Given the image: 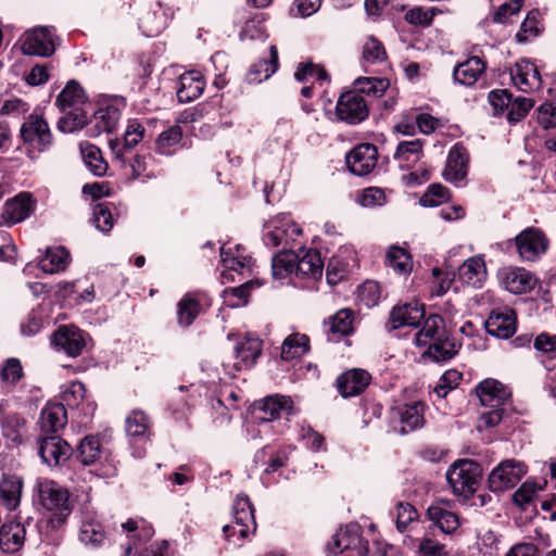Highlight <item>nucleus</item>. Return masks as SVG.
Segmentation results:
<instances>
[{
    "label": "nucleus",
    "mask_w": 556,
    "mask_h": 556,
    "mask_svg": "<svg viewBox=\"0 0 556 556\" xmlns=\"http://www.w3.org/2000/svg\"><path fill=\"white\" fill-rule=\"evenodd\" d=\"M468 160L466 148L460 143L454 144L447 155L444 178L451 182L462 181L467 175Z\"/></svg>",
    "instance_id": "22"
},
{
    "label": "nucleus",
    "mask_w": 556,
    "mask_h": 556,
    "mask_svg": "<svg viewBox=\"0 0 556 556\" xmlns=\"http://www.w3.org/2000/svg\"><path fill=\"white\" fill-rule=\"evenodd\" d=\"M539 34V21L536 13L531 12L527 15L525 21L521 23L520 30L516 34L518 42H525L531 36Z\"/></svg>",
    "instance_id": "62"
},
{
    "label": "nucleus",
    "mask_w": 556,
    "mask_h": 556,
    "mask_svg": "<svg viewBox=\"0 0 556 556\" xmlns=\"http://www.w3.org/2000/svg\"><path fill=\"white\" fill-rule=\"evenodd\" d=\"M80 152L86 166L96 176H102L108 169V164L103 161L101 151L94 144L81 143Z\"/></svg>",
    "instance_id": "44"
},
{
    "label": "nucleus",
    "mask_w": 556,
    "mask_h": 556,
    "mask_svg": "<svg viewBox=\"0 0 556 556\" xmlns=\"http://www.w3.org/2000/svg\"><path fill=\"white\" fill-rule=\"evenodd\" d=\"M358 91L372 97H381L389 87V80L377 77H358L355 80Z\"/></svg>",
    "instance_id": "50"
},
{
    "label": "nucleus",
    "mask_w": 556,
    "mask_h": 556,
    "mask_svg": "<svg viewBox=\"0 0 556 556\" xmlns=\"http://www.w3.org/2000/svg\"><path fill=\"white\" fill-rule=\"evenodd\" d=\"M418 513L409 503H400L396 508V528L404 532L409 523L417 520Z\"/></svg>",
    "instance_id": "59"
},
{
    "label": "nucleus",
    "mask_w": 556,
    "mask_h": 556,
    "mask_svg": "<svg viewBox=\"0 0 556 556\" xmlns=\"http://www.w3.org/2000/svg\"><path fill=\"white\" fill-rule=\"evenodd\" d=\"M527 466L516 459H505L490 473L488 483L492 492H501L514 488L527 473Z\"/></svg>",
    "instance_id": "11"
},
{
    "label": "nucleus",
    "mask_w": 556,
    "mask_h": 556,
    "mask_svg": "<svg viewBox=\"0 0 556 556\" xmlns=\"http://www.w3.org/2000/svg\"><path fill=\"white\" fill-rule=\"evenodd\" d=\"M23 377L21 361L15 357L8 358L0 369V379L3 383L14 387Z\"/></svg>",
    "instance_id": "52"
},
{
    "label": "nucleus",
    "mask_w": 556,
    "mask_h": 556,
    "mask_svg": "<svg viewBox=\"0 0 556 556\" xmlns=\"http://www.w3.org/2000/svg\"><path fill=\"white\" fill-rule=\"evenodd\" d=\"M294 77L298 81L314 80H328L329 76L325 68L318 67L313 63H301L298 66Z\"/></svg>",
    "instance_id": "58"
},
{
    "label": "nucleus",
    "mask_w": 556,
    "mask_h": 556,
    "mask_svg": "<svg viewBox=\"0 0 556 556\" xmlns=\"http://www.w3.org/2000/svg\"><path fill=\"white\" fill-rule=\"evenodd\" d=\"M502 542L493 531H485L478 538V548L482 556H495L501 553Z\"/></svg>",
    "instance_id": "57"
},
{
    "label": "nucleus",
    "mask_w": 556,
    "mask_h": 556,
    "mask_svg": "<svg viewBox=\"0 0 556 556\" xmlns=\"http://www.w3.org/2000/svg\"><path fill=\"white\" fill-rule=\"evenodd\" d=\"M205 294L201 292H188L177 303V323L180 327L188 328L193 324L202 311Z\"/></svg>",
    "instance_id": "21"
},
{
    "label": "nucleus",
    "mask_w": 556,
    "mask_h": 556,
    "mask_svg": "<svg viewBox=\"0 0 556 556\" xmlns=\"http://www.w3.org/2000/svg\"><path fill=\"white\" fill-rule=\"evenodd\" d=\"M387 53L382 43L375 37H369L363 46V59L369 64L384 61Z\"/></svg>",
    "instance_id": "55"
},
{
    "label": "nucleus",
    "mask_w": 556,
    "mask_h": 556,
    "mask_svg": "<svg viewBox=\"0 0 556 556\" xmlns=\"http://www.w3.org/2000/svg\"><path fill=\"white\" fill-rule=\"evenodd\" d=\"M78 539L81 544L91 551L103 546L108 540L102 523L93 514L88 511L83 515Z\"/></svg>",
    "instance_id": "16"
},
{
    "label": "nucleus",
    "mask_w": 556,
    "mask_h": 556,
    "mask_svg": "<svg viewBox=\"0 0 556 556\" xmlns=\"http://www.w3.org/2000/svg\"><path fill=\"white\" fill-rule=\"evenodd\" d=\"M87 96L83 87L75 80L66 84L56 98V105L64 113L58 122V129L62 132H74L81 129L88 121L84 109Z\"/></svg>",
    "instance_id": "2"
},
{
    "label": "nucleus",
    "mask_w": 556,
    "mask_h": 556,
    "mask_svg": "<svg viewBox=\"0 0 556 556\" xmlns=\"http://www.w3.org/2000/svg\"><path fill=\"white\" fill-rule=\"evenodd\" d=\"M460 379V372L456 370H448L441 377L440 383L434 388L433 391L439 397L443 399L450 391L456 388Z\"/></svg>",
    "instance_id": "61"
},
{
    "label": "nucleus",
    "mask_w": 556,
    "mask_h": 556,
    "mask_svg": "<svg viewBox=\"0 0 556 556\" xmlns=\"http://www.w3.org/2000/svg\"><path fill=\"white\" fill-rule=\"evenodd\" d=\"M481 467L473 460L460 459L455 462L446 471V480L454 494L469 497L479 484Z\"/></svg>",
    "instance_id": "8"
},
{
    "label": "nucleus",
    "mask_w": 556,
    "mask_h": 556,
    "mask_svg": "<svg viewBox=\"0 0 556 556\" xmlns=\"http://www.w3.org/2000/svg\"><path fill=\"white\" fill-rule=\"evenodd\" d=\"M34 203L30 193L22 192L4 203L2 218L11 225L21 223L33 213Z\"/></svg>",
    "instance_id": "20"
},
{
    "label": "nucleus",
    "mask_w": 556,
    "mask_h": 556,
    "mask_svg": "<svg viewBox=\"0 0 556 556\" xmlns=\"http://www.w3.org/2000/svg\"><path fill=\"white\" fill-rule=\"evenodd\" d=\"M424 318V309L417 304H405L396 306L390 314L389 323L393 329H397L405 326L416 327L420 324Z\"/></svg>",
    "instance_id": "34"
},
{
    "label": "nucleus",
    "mask_w": 556,
    "mask_h": 556,
    "mask_svg": "<svg viewBox=\"0 0 556 556\" xmlns=\"http://www.w3.org/2000/svg\"><path fill=\"white\" fill-rule=\"evenodd\" d=\"M418 346H427L426 355L434 362H445L455 356L458 346L454 339L446 332L444 321L439 315H430L421 329L415 334Z\"/></svg>",
    "instance_id": "1"
},
{
    "label": "nucleus",
    "mask_w": 556,
    "mask_h": 556,
    "mask_svg": "<svg viewBox=\"0 0 556 556\" xmlns=\"http://www.w3.org/2000/svg\"><path fill=\"white\" fill-rule=\"evenodd\" d=\"M232 510L233 523L239 527L238 533L241 536H248L250 533H253L256 529V522L254 517V508L248 495H237L232 505Z\"/></svg>",
    "instance_id": "19"
},
{
    "label": "nucleus",
    "mask_w": 556,
    "mask_h": 556,
    "mask_svg": "<svg viewBox=\"0 0 556 556\" xmlns=\"http://www.w3.org/2000/svg\"><path fill=\"white\" fill-rule=\"evenodd\" d=\"M149 417L141 410H132L126 418V432L134 438H144L149 430Z\"/></svg>",
    "instance_id": "49"
},
{
    "label": "nucleus",
    "mask_w": 556,
    "mask_h": 556,
    "mask_svg": "<svg viewBox=\"0 0 556 556\" xmlns=\"http://www.w3.org/2000/svg\"><path fill=\"white\" fill-rule=\"evenodd\" d=\"M23 492V480L15 475L3 476L0 481V502L9 510L20 506Z\"/></svg>",
    "instance_id": "29"
},
{
    "label": "nucleus",
    "mask_w": 556,
    "mask_h": 556,
    "mask_svg": "<svg viewBox=\"0 0 556 556\" xmlns=\"http://www.w3.org/2000/svg\"><path fill=\"white\" fill-rule=\"evenodd\" d=\"M540 490H542L541 485L536 484L534 481L526 480L514 493L513 501L516 505L526 509L527 505L534 500L538 491Z\"/></svg>",
    "instance_id": "53"
},
{
    "label": "nucleus",
    "mask_w": 556,
    "mask_h": 556,
    "mask_svg": "<svg viewBox=\"0 0 556 556\" xmlns=\"http://www.w3.org/2000/svg\"><path fill=\"white\" fill-rule=\"evenodd\" d=\"M257 419L269 422L281 417L282 414H291L293 402L291 397L285 395H270L260 405Z\"/></svg>",
    "instance_id": "26"
},
{
    "label": "nucleus",
    "mask_w": 556,
    "mask_h": 556,
    "mask_svg": "<svg viewBox=\"0 0 556 556\" xmlns=\"http://www.w3.org/2000/svg\"><path fill=\"white\" fill-rule=\"evenodd\" d=\"M386 263L400 275H407L413 268L410 255L400 247H391L388 250Z\"/></svg>",
    "instance_id": "46"
},
{
    "label": "nucleus",
    "mask_w": 556,
    "mask_h": 556,
    "mask_svg": "<svg viewBox=\"0 0 556 556\" xmlns=\"http://www.w3.org/2000/svg\"><path fill=\"white\" fill-rule=\"evenodd\" d=\"M486 278V267L481 256H472L459 267V279L473 288H480Z\"/></svg>",
    "instance_id": "33"
},
{
    "label": "nucleus",
    "mask_w": 556,
    "mask_h": 556,
    "mask_svg": "<svg viewBox=\"0 0 556 556\" xmlns=\"http://www.w3.org/2000/svg\"><path fill=\"white\" fill-rule=\"evenodd\" d=\"M488 333L498 339H507L516 331V315L513 309H494L485 321Z\"/></svg>",
    "instance_id": "18"
},
{
    "label": "nucleus",
    "mask_w": 556,
    "mask_h": 556,
    "mask_svg": "<svg viewBox=\"0 0 556 556\" xmlns=\"http://www.w3.org/2000/svg\"><path fill=\"white\" fill-rule=\"evenodd\" d=\"M516 245L521 258L535 261L547 250L548 240L539 228L529 227L516 237Z\"/></svg>",
    "instance_id": "12"
},
{
    "label": "nucleus",
    "mask_w": 556,
    "mask_h": 556,
    "mask_svg": "<svg viewBox=\"0 0 556 556\" xmlns=\"http://www.w3.org/2000/svg\"><path fill=\"white\" fill-rule=\"evenodd\" d=\"M181 138L182 132L179 126L169 127L159 135L155 141L156 152L161 155H172L175 152V148L180 143Z\"/></svg>",
    "instance_id": "45"
},
{
    "label": "nucleus",
    "mask_w": 556,
    "mask_h": 556,
    "mask_svg": "<svg viewBox=\"0 0 556 556\" xmlns=\"http://www.w3.org/2000/svg\"><path fill=\"white\" fill-rule=\"evenodd\" d=\"M477 395L486 409L481 413L477 429H484L498 425L503 418L504 406L510 399V391L495 379H485L477 387Z\"/></svg>",
    "instance_id": "3"
},
{
    "label": "nucleus",
    "mask_w": 556,
    "mask_h": 556,
    "mask_svg": "<svg viewBox=\"0 0 556 556\" xmlns=\"http://www.w3.org/2000/svg\"><path fill=\"white\" fill-rule=\"evenodd\" d=\"M369 109L364 97L355 90L343 92L336 104L338 121L349 125H356L365 121Z\"/></svg>",
    "instance_id": "10"
},
{
    "label": "nucleus",
    "mask_w": 556,
    "mask_h": 556,
    "mask_svg": "<svg viewBox=\"0 0 556 556\" xmlns=\"http://www.w3.org/2000/svg\"><path fill=\"white\" fill-rule=\"evenodd\" d=\"M271 273L274 279H285L291 275L296 277V252L285 250L271 258Z\"/></svg>",
    "instance_id": "37"
},
{
    "label": "nucleus",
    "mask_w": 556,
    "mask_h": 556,
    "mask_svg": "<svg viewBox=\"0 0 556 556\" xmlns=\"http://www.w3.org/2000/svg\"><path fill=\"white\" fill-rule=\"evenodd\" d=\"M370 379V375L364 369L348 370L337 380L338 391L343 397L355 396L368 387Z\"/></svg>",
    "instance_id": "24"
},
{
    "label": "nucleus",
    "mask_w": 556,
    "mask_h": 556,
    "mask_svg": "<svg viewBox=\"0 0 556 556\" xmlns=\"http://www.w3.org/2000/svg\"><path fill=\"white\" fill-rule=\"evenodd\" d=\"M121 110L115 104H106L93 113L94 128L97 134L112 132L116 129L121 119Z\"/></svg>",
    "instance_id": "36"
},
{
    "label": "nucleus",
    "mask_w": 556,
    "mask_h": 556,
    "mask_svg": "<svg viewBox=\"0 0 556 556\" xmlns=\"http://www.w3.org/2000/svg\"><path fill=\"white\" fill-rule=\"evenodd\" d=\"M118 533L125 535V554L130 556L132 553H139L140 548L152 539L154 529L146 519L132 517L121 522Z\"/></svg>",
    "instance_id": "9"
},
{
    "label": "nucleus",
    "mask_w": 556,
    "mask_h": 556,
    "mask_svg": "<svg viewBox=\"0 0 556 556\" xmlns=\"http://www.w3.org/2000/svg\"><path fill=\"white\" fill-rule=\"evenodd\" d=\"M424 404L420 402L407 404L400 408L399 414L403 425L401 432L406 433L422 427L424 425Z\"/></svg>",
    "instance_id": "42"
},
{
    "label": "nucleus",
    "mask_w": 556,
    "mask_h": 556,
    "mask_svg": "<svg viewBox=\"0 0 556 556\" xmlns=\"http://www.w3.org/2000/svg\"><path fill=\"white\" fill-rule=\"evenodd\" d=\"M70 254L63 247L49 248L39 267L48 274L64 270L68 264Z\"/></svg>",
    "instance_id": "40"
},
{
    "label": "nucleus",
    "mask_w": 556,
    "mask_h": 556,
    "mask_svg": "<svg viewBox=\"0 0 556 556\" xmlns=\"http://www.w3.org/2000/svg\"><path fill=\"white\" fill-rule=\"evenodd\" d=\"M93 223L102 232H109L113 227V216L104 204H98L93 208Z\"/></svg>",
    "instance_id": "63"
},
{
    "label": "nucleus",
    "mask_w": 556,
    "mask_h": 556,
    "mask_svg": "<svg viewBox=\"0 0 556 556\" xmlns=\"http://www.w3.org/2000/svg\"><path fill=\"white\" fill-rule=\"evenodd\" d=\"M533 106V102L529 98H516L514 101L511 100L508 112L507 119L509 122H519L522 119L530 109Z\"/></svg>",
    "instance_id": "60"
},
{
    "label": "nucleus",
    "mask_w": 556,
    "mask_h": 556,
    "mask_svg": "<svg viewBox=\"0 0 556 556\" xmlns=\"http://www.w3.org/2000/svg\"><path fill=\"white\" fill-rule=\"evenodd\" d=\"M205 87L203 75L198 71L186 72L179 77L178 100L182 103L198 99Z\"/></svg>",
    "instance_id": "27"
},
{
    "label": "nucleus",
    "mask_w": 556,
    "mask_h": 556,
    "mask_svg": "<svg viewBox=\"0 0 556 556\" xmlns=\"http://www.w3.org/2000/svg\"><path fill=\"white\" fill-rule=\"evenodd\" d=\"M515 86L522 92H530L541 87V76L536 66L530 61L516 63L510 72Z\"/></svg>",
    "instance_id": "23"
},
{
    "label": "nucleus",
    "mask_w": 556,
    "mask_h": 556,
    "mask_svg": "<svg viewBox=\"0 0 556 556\" xmlns=\"http://www.w3.org/2000/svg\"><path fill=\"white\" fill-rule=\"evenodd\" d=\"M25 541V529L21 525L2 527L0 546L4 553L13 554L20 551Z\"/></svg>",
    "instance_id": "41"
},
{
    "label": "nucleus",
    "mask_w": 556,
    "mask_h": 556,
    "mask_svg": "<svg viewBox=\"0 0 556 556\" xmlns=\"http://www.w3.org/2000/svg\"><path fill=\"white\" fill-rule=\"evenodd\" d=\"M324 262L320 253L314 249L300 248L296 253V277H312L314 279L321 277Z\"/></svg>",
    "instance_id": "25"
},
{
    "label": "nucleus",
    "mask_w": 556,
    "mask_h": 556,
    "mask_svg": "<svg viewBox=\"0 0 556 556\" xmlns=\"http://www.w3.org/2000/svg\"><path fill=\"white\" fill-rule=\"evenodd\" d=\"M22 50L24 54L50 56L55 50L52 30L41 26L24 34Z\"/></svg>",
    "instance_id": "13"
},
{
    "label": "nucleus",
    "mask_w": 556,
    "mask_h": 556,
    "mask_svg": "<svg viewBox=\"0 0 556 556\" xmlns=\"http://www.w3.org/2000/svg\"><path fill=\"white\" fill-rule=\"evenodd\" d=\"M301 236V227L287 214L276 215L264 224L263 241L267 247L282 245L287 250L286 248L296 243Z\"/></svg>",
    "instance_id": "7"
},
{
    "label": "nucleus",
    "mask_w": 556,
    "mask_h": 556,
    "mask_svg": "<svg viewBox=\"0 0 556 556\" xmlns=\"http://www.w3.org/2000/svg\"><path fill=\"white\" fill-rule=\"evenodd\" d=\"M20 138L25 147V154L30 160H37L41 153L47 152L53 144V137L48 122L31 114L22 124Z\"/></svg>",
    "instance_id": "6"
},
{
    "label": "nucleus",
    "mask_w": 556,
    "mask_h": 556,
    "mask_svg": "<svg viewBox=\"0 0 556 556\" xmlns=\"http://www.w3.org/2000/svg\"><path fill=\"white\" fill-rule=\"evenodd\" d=\"M36 492L40 505L52 513L48 523L52 528L63 525L72 510L67 490L52 480L38 479Z\"/></svg>",
    "instance_id": "4"
},
{
    "label": "nucleus",
    "mask_w": 556,
    "mask_h": 556,
    "mask_svg": "<svg viewBox=\"0 0 556 556\" xmlns=\"http://www.w3.org/2000/svg\"><path fill=\"white\" fill-rule=\"evenodd\" d=\"M329 331L338 338L348 336L353 330V312L341 309L337 312L328 321Z\"/></svg>",
    "instance_id": "47"
},
{
    "label": "nucleus",
    "mask_w": 556,
    "mask_h": 556,
    "mask_svg": "<svg viewBox=\"0 0 556 556\" xmlns=\"http://www.w3.org/2000/svg\"><path fill=\"white\" fill-rule=\"evenodd\" d=\"M485 65L478 56H471L457 64L453 71L454 80L464 86H472L484 72Z\"/></svg>",
    "instance_id": "32"
},
{
    "label": "nucleus",
    "mask_w": 556,
    "mask_h": 556,
    "mask_svg": "<svg viewBox=\"0 0 556 556\" xmlns=\"http://www.w3.org/2000/svg\"><path fill=\"white\" fill-rule=\"evenodd\" d=\"M538 122L545 129L556 127V105L553 103H543L538 109Z\"/></svg>",
    "instance_id": "64"
},
{
    "label": "nucleus",
    "mask_w": 556,
    "mask_h": 556,
    "mask_svg": "<svg viewBox=\"0 0 556 556\" xmlns=\"http://www.w3.org/2000/svg\"><path fill=\"white\" fill-rule=\"evenodd\" d=\"M253 288V282L249 281L239 287L225 290V303L230 307H240L248 303L250 290Z\"/></svg>",
    "instance_id": "54"
},
{
    "label": "nucleus",
    "mask_w": 556,
    "mask_h": 556,
    "mask_svg": "<svg viewBox=\"0 0 556 556\" xmlns=\"http://www.w3.org/2000/svg\"><path fill=\"white\" fill-rule=\"evenodd\" d=\"M86 333L78 328L62 326L54 333L53 343L68 356L77 357L86 348Z\"/></svg>",
    "instance_id": "17"
},
{
    "label": "nucleus",
    "mask_w": 556,
    "mask_h": 556,
    "mask_svg": "<svg viewBox=\"0 0 556 556\" xmlns=\"http://www.w3.org/2000/svg\"><path fill=\"white\" fill-rule=\"evenodd\" d=\"M101 446L96 437H86L79 444L78 457L84 465L93 464L100 456Z\"/></svg>",
    "instance_id": "51"
},
{
    "label": "nucleus",
    "mask_w": 556,
    "mask_h": 556,
    "mask_svg": "<svg viewBox=\"0 0 556 556\" xmlns=\"http://www.w3.org/2000/svg\"><path fill=\"white\" fill-rule=\"evenodd\" d=\"M149 123L148 118L129 119L124 134V148L130 149L141 142L146 136V125Z\"/></svg>",
    "instance_id": "48"
},
{
    "label": "nucleus",
    "mask_w": 556,
    "mask_h": 556,
    "mask_svg": "<svg viewBox=\"0 0 556 556\" xmlns=\"http://www.w3.org/2000/svg\"><path fill=\"white\" fill-rule=\"evenodd\" d=\"M72 452L71 445L59 435H48L39 440V455L49 467L63 465Z\"/></svg>",
    "instance_id": "14"
},
{
    "label": "nucleus",
    "mask_w": 556,
    "mask_h": 556,
    "mask_svg": "<svg viewBox=\"0 0 556 556\" xmlns=\"http://www.w3.org/2000/svg\"><path fill=\"white\" fill-rule=\"evenodd\" d=\"M270 56L268 60L255 62L247 74V80L250 84H258L268 79L278 70V51L276 46L269 48Z\"/></svg>",
    "instance_id": "35"
},
{
    "label": "nucleus",
    "mask_w": 556,
    "mask_h": 556,
    "mask_svg": "<svg viewBox=\"0 0 556 556\" xmlns=\"http://www.w3.org/2000/svg\"><path fill=\"white\" fill-rule=\"evenodd\" d=\"M502 283L507 291L520 294L531 291L536 285V278L525 268H511L504 274Z\"/></svg>",
    "instance_id": "28"
},
{
    "label": "nucleus",
    "mask_w": 556,
    "mask_h": 556,
    "mask_svg": "<svg viewBox=\"0 0 556 556\" xmlns=\"http://www.w3.org/2000/svg\"><path fill=\"white\" fill-rule=\"evenodd\" d=\"M391 549V546H386L381 551H371L368 542L363 541L361 528L356 523H350L339 529L327 544V552L333 555L351 552L355 554L354 556H387L392 553Z\"/></svg>",
    "instance_id": "5"
},
{
    "label": "nucleus",
    "mask_w": 556,
    "mask_h": 556,
    "mask_svg": "<svg viewBox=\"0 0 556 556\" xmlns=\"http://www.w3.org/2000/svg\"><path fill=\"white\" fill-rule=\"evenodd\" d=\"M422 147L424 141L420 139L400 142L394 153L400 167L406 168L418 162L422 155Z\"/></svg>",
    "instance_id": "39"
},
{
    "label": "nucleus",
    "mask_w": 556,
    "mask_h": 556,
    "mask_svg": "<svg viewBox=\"0 0 556 556\" xmlns=\"http://www.w3.org/2000/svg\"><path fill=\"white\" fill-rule=\"evenodd\" d=\"M448 189L442 185H432L420 198V204L426 207L439 206L448 200Z\"/></svg>",
    "instance_id": "56"
},
{
    "label": "nucleus",
    "mask_w": 556,
    "mask_h": 556,
    "mask_svg": "<svg viewBox=\"0 0 556 556\" xmlns=\"http://www.w3.org/2000/svg\"><path fill=\"white\" fill-rule=\"evenodd\" d=\"M378 162V151L371 143H362L346 155V165L351 173L365 176L372 172Z\"/></svg>",
    "instance_id": "15"
},
{
    "label": "nucleus",
    "mask_w": 556,
    "mask_h": 556,
    "mask_svg": "<svg viewBox=\"0 0 556 556\" xmlns=\"http://www.w3.org/2000/svg\"><path fill=\"white\" fill-rule=\"evenodd\" d=\"M427 513L429 519L444 533H452L459 527L458 516L448 510L443 504L429 506Z\"/></svg>",
    "instance_id": "38"
},
{
    "label": "nucleus",
    "mask_w": 556,
    "mask_h": 556,
    "mask_svg": "<svg viewBox=\"0 0 556 556\" xmlns=\"http://www.w3.org/2000/svg\"><path fill=\"white\" fill-rule=\"evenodd\" d=\"M262 351V341L258 338L248 336L243 341L239 342L235 348V356L237 362L235 366L238 369L251 367Z\"/></svg>",
    "instance_id": "30"
},
{
    "label": "nucleus",
    "mask_w": 556,
    "mask_h": 556,
    "mask_svg": "<svg viewBox=\"0 0 556 556\" xmlns=\"http://www.w3.org/2000/svg\"><path fill=\"white\" fill-rule=\"evenodd\" d=\"M67 422V412L61 403L47 404L41 410L40 426L45 432H58Z\"/></svg>",
    "instance_id": "31"
},
{
    "label": "nucleus",
    "mask_w": 556,
    "mask_h": 556,
    "mask_svg": "<svg viewBox=\"0 0 556 556\" xmlns=\"http://www.w3.org/2000/svg\"><path fill=\"white\" fill-rule=\"evenodd\" d=\"M308 338L305 334L292 333L288 336L281 346V357L290 361L302 356L308 350Z\"/></svg>",
    "instance_id": "43"
}]
</instances>
